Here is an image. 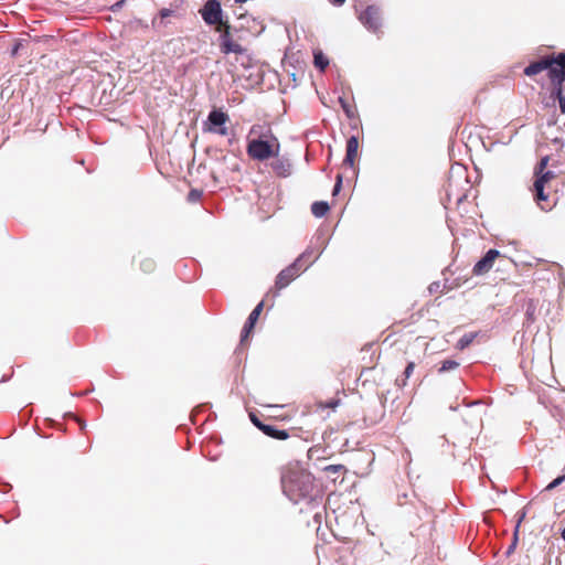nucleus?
Here are the masks:
<instances>
[{"instance_id":"obj_20","label":"nucleus","mask_w":565,"mask_h":565,"mask_svg":"<svg viewBox=\"0 0 565 565\" xmlns=\"http://www.w3.org/2000/svg\"><path fill=\"white\" fill-rule=\"evenodd\" d=\"M459 365H460L459 362L456 360H451V359L445 360L440 363V366L438 367V373L441 374L445 372L456 370Z\"/></svg>"},{"instance_id":"obj_38","label":"nucleus","mask_w":565,"mask_h":565,"mask_svg":"<svg viewBox=\"0 0 565 565\" xmlns=\"http://www.w3.org/2000/svg\"><path fill=\"white\" fill-rule=\"evenodd\" d=\"M557 102H558V105H559V110H561V113H562V114H565V96L559 97V98L557 99Z\"/></svg>"},{"instance_id":"obj_6","label":"nucleus","mask_w":565,"mask_h":565,"mask_svg":"<svg viewBox=\"0 0 565 565\" xmlns=\"http://www.w3.org/2000/svg\"><path fill=\"white\" fill-rule=\"evenodd\" d=\"M358 20L371 33L379 34L383 24L381 8L376 4H369L358 14Z\"/></svg>"},{"instance_id":"obj_22","label":"nucleus","mask_w":565,"mask_h":565,"mask_svg":"<svg viewBox=\"0 0 565 565\" xmlns=\"http://www.w3.org/2000/svg\"><path fill=\"white\" fill-rule=\"evenodd\" d=\"M338 102L342 108V110L344 111L345 116L349 118V119H352L355 117V111L353 110V108L349 105V103L345 100V98L343 96H340L338 98Z\"/></svg>"},{"instance_id":"obj_35","label":"nucleus","mask_w":565,"mask_h":565,"mask_svg":"<svg viewBox=\"0 0 565 565\" xmlns=\"http://www.w3.org/2000/svg\"><path fill=\"white\" fill-rule=\"evenodd\" d=\"M525 515H526V512L524 510L519 511L516 513V524H515V526H518V530L520 529V525L523 522Z\"/></svg>"},{"instance_id":"obj_36","label":"nucleus","mask_w":565,"mask_h":565,"mask_svg":"<svg viewBox=\"0 0 565 565\" xmlns=\"http://www.w3.org/2000/svg\"><path fill=\"white\" fill-rule=\"evenodd\" d=\"M250 420L259 430L262 425H265L255 414H250Z\"/></svg>"},{"instance_id":"obj_41","label":"nucleus","mask_w":565,"mask_h":565,"mask_svg":"<svg viewBox=\"0 0 565 565\" xmlns=\"http://www.w3.org/2000/svg\"><path fill=\"white\" fill-rule=\"evenodd\" d=\"M78 423H79V425H81V429H84V428H85V422H83V420L78 419Z\"/></svg>"},{"instance_id":"obj_31","label":"nucleus","mask_w":565,"mask_h":565,"mask_svg":"<svg viewBox=\"0 0 565 565\" xmlns=\"http://www.w3.org/2000/svg\"><path fill=\"white\" fill-rule=\"evenodd\" d=\"M441 290V282L440 281H433L429 286H428V291L430 295L435 294V292H438Z\"/></svg>"},{"instance_id":"obj_45","label":"nucleus","mask_w":565,"mask_h":565,"mask_svg":"<svg viewBox=\"0 0 565 565\" xmlns=\"http://www.w3.org/2000/svg\"><path fill=\"white\" fill-rule=\"evenodd\" d=\"M326 246H327V243L323 245L322 249L319 252V256L322 255V252L324 250Z\"/></svg>"},{"instance_id":"obj_5","label":"nucleus","mask_w":565,"mask_h":565,"mask_svg":"<svg viewBox=\"0 0 565 565\" xmlns=\"http://www.w3.org/2000/svg\"><path fill=\"white\" fill-rule=\"evenodd\" d=\"M230 120L228 115L218 108H213L206 120L203 122V131L220 136H227L228 129L226 122Z\"/></svg>"},{"instance_id":"obj_17","label":"nucleus","mask_w":565,"mask_h":565,"mask_svg":"<svg viewBox=\"0 0 565 565\" xmlns=\"http://www.w3.org/2000/svg\"><path fill=\"white\" fill-rule=\"evenodd\" d=\"M313 64L315 66L323 72L329 66V58L323 54L322 51H313Z\"/></svg>"},{"instance_id":"obj_37","label":"nucleus","mask_w":565,"mask_h":565,"mask_svg":"<svg viewBox=\"0 0 565 565\" xmlns=\"http://www.w3.org/2000/svg\"><path fill=\"white\" fill-rule=\"evenodd\" d=\"M172 13H173V11L168 8H163L159 11V15L161 19H166V18L170 17Z\"/></svg>"},{"instance_id":"obj_7","label":"nucleus","mask_w":565,"mask_h":565,"mask_svg":"<svg viewBox=\"0 0 565 565\" xmlns=\"http://www.w3.org/2000/svg\"><path fill=\"white\" fill-rule=\"evenodd\" d=\"M200 14L207 25H216L222 24L225 29V23L223 21V9L221 2L218 0H207L200 9Z\"/></svg>"},{"instance_id":"obj_27","label":"nucleus","mask_w":565,"mask_h":565,"mask_svg":"<svg viewBox=\"0 0 565 565\" xmlns=\"http://www.w3.org/2000/svg\"><path fill=\"white\" fill-rule=\"evenodd\" d=\"M554 88L564 87L565 89V76H558V78L554 76H548Z\"/></svg>"},{"instance_id":"obj_25","label":"nucleus","mask_w":565,"mask_h":565,"mask_svg":"<svg viewBox=\"0 0 565 565\" xmlns=\"http://www.w3.org/2000/svg\"><path fill=\"white\" fill-rule=\"evenodd\" d=\"M565 481V473L558 476L557 478H555L553 481H551L546 487H545V491H552L554 490L555 488H557L558 486H561L563 482Z\"/></svg>"},{"instance_id":"obj_42","label":"nucleus","mask_w":565,"mask_h":565,"mask_svg":"<svg viewBox=\"0 0 565 565\" xmlns=\"http://www.w3.org/2000/svg\"><path fill=\"white\" fill-rule=\"evenodd\" d=\"M236 3H245L247 2L248 0H234Z\"/></svg>"},{"instance_id":"obj_10","label":"nucleus","mask_w":565,"mask_h":565,"mask_svg":"<svg viewBox=\"0 0 565 565\" xmlns=\"http://www.w3.org/2000/svg\"><path fill=\"white\" fill-rule=\"evenodd\" d=\"M274 160L270 162L273 172L279 178H288L292 174V163L287 156L273 157Z\"/></svg>"},{"instance_id":"obj_3","label":"nucleus","mask_w":565,"mask_h":565,"mask_svg":"<svg viewBox=\"0 0 565 565\" xmlns=\"http://www.w3.org/2000/svg\"><path fill=\"white\" fill-rule=\"evenodd\" d=\"M460 182L468 184L465 167L461 164L452 166L446 188V196L449 202L454 200L456 204H460L467 198L466 193L458 189Z\"/></svg>"},{"instance_id":"obj_1","label":"nucleus","mask_w":565,"mask_h":565,"mask_svg":"<svg viewBox=\"0 0 565 565\" xmlns=\"http://www.w3.org/2000/svg\"><path fill=\"white\" fill-rule=\"evenodd\" d=\"M281 488L284 494L295 504L301 501L311 502L315 499L313 476L299 468H288L281 475Z\"/></svg>"},{"instance_id":"obj_15","label":"nucleus","mask_w":565,"mask_h":565,"mask_svg":"<svg viewBox=\"0 0 565 565\" xmlns=\"http://www.w3.org/2000/svg\"><path fill=\"white\" fill-rule=\"evenodd\" d=\"M260 431H263L266 436L277 440H286L289 437V434L286 429H279L275 425L270 424L262 425Z\"/></svg>"},{"instance_id":"obj_28","label":"nucleus","mask_w":565,"mask_h":565,"mask_svg":"<svg viewBox=\"0 0 565 565\" xmlns=\"http://www.w3.org/2000/svg\"><path fill=\"white\" fill-rule=\"evenodd\" d=\"M518 526L514 527V532H513V541L512 543L509 545L505 554L507 555H510L516 547V544H518V541H519V536H518Z\"/></svg>"},{"instance_id":"obj_12","label":"nucleus","mask_w":565,"mask_h":565,"mask_svg":"<svg viewBox=\"0 0 565 565\" xmlns=\"http://www.w3.org/2000/svg\"><path fill=\"white\" fill-rule=\"evenodd\" d=\"M551 66L548 67V76H565V51L556 55H550Z\"/></svg>"},{"instance_id":"obj_44","label":"nucleus","mask_w":565,"mask_h":565,"mask_svg":"<svg viewBox=\"0 0 565 565\" xmlns=\"http://www.w3.org/2000/svg\"><path fill=\"white\" fill-rule=\"evenodd\" d=\"M318 259H319V255H318V256H316V257H315V260H313V262H311L308 266L310 267V266H311L316 260H318Z\"/></svg>"},{"instance_id":"obj_29","label":"nucleus","mask_w":565,"mask_h":565,"mask_svg":"<svg viewBox=\"0 0 565 565\" xmlns=\"http://www.w3.org/2000/svg\"><path fill=\"white\" fill-rule=\"evenodd\" d=\"M201 196H202V191L192 189L188 194V200L190 202H196L201 199Z\"/></svg>"},{"instance_id":"obj_19","label":"nucleus","mask_w":565,"mask_h":565,"mask_svg":"<svg viewBox=\"0 0 565 565\" xmlns=\"http://www.w3.org/2000/svg\"><path fill=\"white\" fill-rule=\"evenodd\" d=\"M477 337V333L475 332H467L465 333L457 342V349L459 350H465L466 348H468L472 342L473 340L476 339Z\"/></svg>"},{"instance_id":"obj_8","label":"nucleus","mask_w":565,"mask_h":565,"mask_svg":"<svg viewBox=\"0 0 565 565\" xmlns=\"http://www.w3.org/2000/svg\"><path fill=\"white\" fill-rule=\"evenodd\" d=\"M220 47L224 54H243L245 52V49L241 44L232 40L231 25L228 22L225 23V29L220 35Z\"/></svg>"},{"instance_id":"obj_43","label":"nucleus","mask_w":565,"mask_h":565,"mask_svg":"<svg viewBox=\"0 0 565 565\" xmlns=\"http://www.w3.org/2000/svg\"><path fill=\"white\" fill-rule=\"evenodd\" d=\"M318 259H319V255H318V256H316V257H315V260H313V262H311L308 266L310 267V266H311L316 260H318Z\"/></svg>"},{"instance_id":"obj_18","label":"nucleus","mask_w":565,"mask_h":565,"mask_svg":"<svg viewBox=\"0 0 565 565\" xmlns=\"http://www.w3.org/2000/svg\"><path fill=\"white\" fill-rule=\"evenodd\" d=\"M533 191H534V196H535V200H536L537 204L541 206L542 210H545V206H543L541 203L543 201H546L548 196L544 192V186H542L541 181L534 182Z\"/></svg>"},{"instance_id":"obj_46","label":"nucleus","mask_w":565,"mask_h":565,"mask_svg":"<svg viewBox=\"0 0 565 565\" xmlns=\"http://www.w3.org/2000/svg\"><path fill=\"white\" fill-rule=\"evenodd\" d=\"M450 409L451 411H457V407L456 406H450Z\"/></svg>"},{"instance_id":"obj_9","label":"nucleus","mask_w":565,"mask_h":565,"mask_svg":"<svg viewBox=\"0 0 565 565\" xmlns=\"http://www.w3.org/2000/svg\"><path fill=\"white\" fill-rule=\"evenodd\" d=\"M499 256L500 252L498 249H488L486 254L475 264L472 273L477 276L488 273L492 268L494 260Z\"/></svg>"},{"instance_id":"obj_40","label":"nucleus","mask_w":565,"mask_h":565,"mask_svg":"<svg viewBox=\"0 0 565 565\" xmlns=\"http://www.w3.org/2000/svg\"><path fill=\"white\" fill-rule=\"evenodd\" d=\"M334 7H342L347 0H328Z\"/></svg>"},{"instance_id":"obj_4","label":"nucleus","mask_w":565,"mask_h":565,"mask_svg":"<svg viewBox=\"0 0 565 565\" xmlns=\"http://www.w3.org/2000/svg\"><path fill=\"white\" fill-rule=\"evenodd\" d=\"M274 140L275 143H270L263 137L249 140L247 145V154L254 160L258 161H265L271 157H277L280 145L276 138H274Z\"/></svg>"},{"instance_id":"obj_26","label":"nucleus","mask_w":565,"mask_h":565,"mask_svg":"<svg viewBox=\"0 0 565 565\" xmlns=\"http://www.w3.org/2000/svg\"><path fill=\"white\" fill-rule=\"evenodd\" d=\"M342 183H343V177H342V174L339 173L335 177V182H334V185H333V189H332V195L333 196H337L340 193V191L342 189Z\"/></svg>"},{"instance_id":"obj_39","label":"nucleus","mask_w":565,"mask_h":565,"mask_svg":"<svg viewBox=\"0 0 565 565\" xmlns=\"http://www.w3.org/2000/svg\"><path fill=\"white\" fill-rule=\"evenodd\" d=\"M339 399H330L326 405L324 407H328V408H335L338 405H339Z\"/></svg>"},{"instance_id":"obj_13","label":"nucleus","mask_w":565,"mask_h":565,"mask_svg":"<svg viewBox=\"0 0 565 565\" xmlns=\"http://www.w3.org/2000/svg\"><path fill=\"white\" fill-rule=\"evenodd\" d=\"M359 150V138L358 136H351L347 140V153L343 159V164L354 168V161Z\"/></svg>"},{"instance_id":"obj_14","label":"nucleus","mask_w":565,"mask_h":565,"mask_svg":"<svg viewBox=\"0 0 565 565\" xmlns=\"http://www.w3.org/2000/svg\"><path fill=\"white\" fill-rule=\"evenodd\" d=\"M550 66H551L550 55H545L542 58H540L539 61L531 62L524 68L523 73L526 76L532 77V76H535V75H537L539 73H541L543 71H547L548 72V67Z\"/></svg>"},{"instance_id":"obj_30","label":"nucleus","mask_w":565,"mask_h":565,"mask_svg":"<svg viewBox=\"0 0 565 565\" xmlns=\"http://www.w3.org/2000/svg\"><path fill=\"white\" fill-rule=\"evenodd\" d=\"M547 163H548V157L547 156L541 158V160L539 161V163L535 167V171L534 172H542L543 170L546 169Z\"/></svg>"},{"instance_id":"obj_21","label":"nucleus","mask_w":565,"mask_h":565,"mask_svg":"<svg viewBox=\"0 0 565 565\" xmlns=\"http://www.w3.org/2000/svg\"><path fill=\"white\" fill-rule=\"evenodd\" d=\"M535 181H541L542 186H545V183L548 182L552 178H554V172L550 170H543L542 172H534Z\"/></svg>"},{"instance_id":"obj_34","label":"nucleus","mask_w":565,"mask_h":565,"mask_svg":"<svg viewBox=\"0 0 565 565\" xmlns=\"http://www.w3.org/2000/svg\"><path fill=\"white\" fill-rule=\"evenodd\" d=\"M552 96H553L555 99H558L559 97L565 96V94H564V87H558V88H554V87H553Z\"/></svg>"},{"instance_id":"obj_33","label":"nucleus","mask_w":565,"mask_h":565,"mask_svg":"<svg viewBox=\"0 0 565 565\" xmlns=\"http://www.w3.org/2000/svg\"><path fill=\"white\" fill-rule=\"evenodd\" d=\"M154 269V263L152 259H143V271H152Z\"/></svg>"},{"instance_id":"obj_11","label":"nucleus","mask_w":565,"mask_h":565,"mask_svg":"<svg viewBox=\"0 0 565 565\" xmlns=\"http://www.w3.org/2000/svg\"><path fill=\"white\" fill-rule=\"evenodd\" d=\"M264 308V302L260 301L249 313L247 320L245 321L242 332H241V342L243 343L246 339H248L249 334L253 332L255 324L262 313Z\"/></svg>"},{"instance_id":"obj_23","label":"nucleus","mask_w":565,"mask_h":565,"mask_svg":"<svg viewBox=\"0 0 565 565\" xmlns=\"http://www.w3.org/2000/svg\"><path fill=\"white\" fill-rule=\"evenodd\" d=\"M536 306L533 300H529L525 308V318L527 323H532L535 319Z\"/></svg>"},{"instance_id":"obj_32","label":"nucleus","mask_w":565,"mask_h":565,"mask_svg":"<svg viewBox=\"0 0 565 565\" xmlns=\"http://www.w3.org/2000/svg\"><path fill=\"white\" fill-rule=\"evenodd\" d=\"M342 469H344V467L342 465H330V466L324 467L323 470L327 471V472L335 473V472H338V471H340Z\"/></svg>"},{"instance_id":"obj_2","label":"nucleus","mask_w":565,"mask_h":565,"mask_svg":"<svg viewBox=\"0 0 565 565\" xmlns=\"http://www.w3.org/2000/svg\"><path fill=\"white\" fill-rule=\"evenodd\" d=\"M312 253L308 247L301 253L289 266L279 271L276 276L275 286L278 290L286 288L292 280H295L302 271L307 270L309 266L301 267L302 260L307 259Z\"/></svg>"},{"instance_id":"obj_16","label":"nucleus","mask_w":565,"mask_h":565,"mask_svg":"<svg viewBox=\"0 0 565 565\" xmlns=\"http://www.w3.org/2000/svg\"><path fill=\"white\" fill-rule=\"evenodd\" d=\"M329 210L330 206L327 201H316L311 204V213L318 218L323 217Z\"/></svg>"},{"instance_id":"obj_24","label":"nucleus","mask_w":565,"mask_h":565,"mask_svg":"<svg viewBox=\"0 0 565 565\" xmlns=\"http://www.w3.org/2000/svg\"><path fill=\"white\" fill-rule=\"evenodd\" d=\"M414 369H415V363L408 362L403 372V379L401 380V383H398L399 385H402V386L406 385V380L409 379V376L413 374ZM397 382H399V380H397Z\"/></svg>"}]
</instances>
